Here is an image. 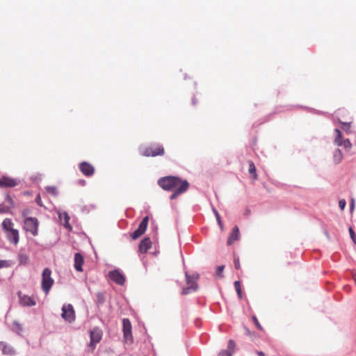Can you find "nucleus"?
<instances>
[{"label":"nucleus","instance_id":"39448f33","mask_svg":"<svg viewBox=\"0 0 356 356\" xmlns=\"http://www.w3.org/2000/svg\"><path fill=\"white\" fill-rule=\"evenodd\" d=\"M39 221L36 218H26L24 220L23 229L35 236L38 234Z\"/></svg>","mask_w":356,"mask_h":356},{"label":"nucleus","instance_id":"f704fd0d","mask_svg":"<svg viewBox=\"0 0 356 356\" xmlns=\"http://www.w3.org/2000/svg\"><path fill=\"white\" fill-rule=\"evenodd\" d=\"M215 214H216V217L218 225H220V228L222 229V221H221L220 216L218 212L215 211Z\"/></svg>","mask_w":356,"mask_h":356},{"label":"nucleus","instance_id":"a878e982","mask_svg":"<svg viewBox=\"0 0 356 356\" xmlns=\"http://www.w3.org/2000/svg\"><path fill=\"white\" fill-rule=\"evenodd\" d=\"M97 302L98 304H103L105 302V296L103 293L99 292L96 294Z\"/></svg>","mask_w":356,"mask_h":356},{"label":"nucleus","instance_id":"9d476101","mask_svg":"<svg viewBox=\"0 0 356 356\" xmlns=\"http://www.w3.org/2000/svg\"><path fill=\"white\" fill-rule=\"evenodd\" d=\"M122 331L124 334V338L126 341H131L132 340V334H131V324L130 321L128 318H124L122 320Z\"/></svg>","mask_w":356,"mask_h":356},{"label":"nucleus","instance_id":"ddd939ff","mask_svg":"<svg viewBox=\"0 0 356 356\" xmlns=\"http://www.w3.org/2000/svg\"><path fill=\"white\" fill-rule=\"evenodd\" d=\"M79 170L86 177H91L95 173V168L90 163L83 161L79 165Z\"/></svg>","mask_w":356,"mask_h":356},{"label":"nucleus","instance_id":"cd10ccee","mask_svg":"<svg viewBox=\"0 0 356 356\" xmlns=\"http://www.w3.org/2000/svg\"><path fill=\"white\" fill-rule=\"evenodd\" d=\"M10 207L3 204H0V213H6L10 211Z\"/></svg>","mask_w":356,"mask_h":356},{"label":"nucleus","instance_id":"e433bc0d","mask_svg":"<svg viewBox=\"0 0 356 356\" xmlns=\"http://www.w3.org/2000/svg\"><path fill=\"white\" fill-rule=\"evenodd\" d=\"M234 266L236 269L240 268L239 259L238 257H234Z\"/></svg>","mask_w":356,"mask_h":356},{"label":"nucleus","instance_id":"6e6552de","mask_svg":"<svg viewBox=\"0 0 356 356\" xmlns=\"http://www.w3.org/2000/svg\"><path fill=\"white\" fill-rule=\"evenodd\" d=\"M149 218L145 216L140 222L138 229L131 234V238L134 240L137 239L142 236L146 231L148 225Z\"/></svg>","mask_w":356,"mask_h":356},{"label":"nucleus","instance_id":"b1692460","mask_svg":"<svg viewBox=\"0 0 356 356\" xmlns=\"http://www.w3.org/2000/svg\"><path fill=\"white\" fill-rule=\"evenodd\" d=\"M335 132L337 133V136L334 140V143L337 146H342V134L339 129H336Z\"/></svg>","mask_w":356,"mask_h":356},{"label":"nucleus","instance_id":"6ab92c4d","mask_svg":"<svg viewBox=\"0 0 356 356\" xmlns=\"http://www.w3.org/2000/svg\"><path fill=\"white\" fill-rule=\"evenodd\" d=\"M0 350L4 355H14L15 354V349L3 341H0Z\"/></svg>","mask_w":356,"mask_h":356},{"label":"nucleus","instance_id":"0eeeda50","mask_svg":"<svg viewBox=\"0 0 356 356\" xmlns=\"http://www.w3.org/2000/svg\"><path fill=\"white\" fill-rule=\"evenodd\" d=\"M62 318L69 323H72L75 319V312L72 305H63L62 307Z\"/></svg>","mask_w":356,"mask_h":356},{"label":"nucleus","instance_id":"2eb2a0df","mask_svg":"<svg viewBox=\"0 0 356 356\" xmlns=\"http://www.w3.org/2000/svg\"><path fill=\"white\" fill-rule=\"evenodd\" d=\"M188 187H189L188 182L186 180H184L182 185L179 186L175 191V192L170 195V200H173V199L176 198L178 195L186 192L188 190Z\"/></svg>","mask_w":356,"mask_h":356},{"label":"nucleus","instance_id":"79ce46f5","mask_svg":"<svg viewBox=\"0 0 356 356\" xmlns=\"http://www.w3.org/2000/svg\"><path fill=\"white\" fill-rule=\"evenodd\" d=\"M354 209V200L352 199L351 203H350V211H352Z\"/></svg>","mask_w":356,"mask_h":356},{"label":"nucleus","instance_id":"4468645a","mask_svg":"<svg viewBox=\"0 0 356 356\" xmlns=\"http://www.w3.org/2000/svg\"><path fill=\"white\" fill-rule=\"evenodd\" d=\"M20 303L24 306H34L36 305L35 300L27 295H22L21 292L18 293Z\"/></svg>","mask_w":356,"mask_h":356},{"label":"nucleus","instance_id":"2f4dec72","mask_svg":"<svg viewBox=\"0 0 356 356\" xmlns=\"http://www.w3.org/2000/svg\"><path fill=\"white\" fill-rule=\"evenodd\" d=\"M224 268H225L224 266H218L216 268V275L222 277V273L224 270Z\"/></svg>","mask_w":356,"mask_h":356},{"label":"nucleus","instance_id":"c756f323","mask_svg":"<svg viewBox=\"0 0 356 356\" xmlns=\"http://www.w3.org/2000/svg\"><path fill=\"white\" fill-rule=\"evenodd\" d=\"M342 146L346 149H350L352 145L349 140V139H346L342 141Z\"/></svg>","mask_w":356,"mask_h":356},{"label":"nucleus","instance_id":"c9c22d12","mask_svg":"<svg viewBox=\"0 0 356 356\" xmlns=\"http://www.w3.org/2000/svg\"><path fill=\"white\" fill-rule=\"evenodd\" d=\"M346 205V202L345 200H340L339 202V207L341 210H343Z\"/></svg>","mask_w":356,"mask_h":356},{"label":"nucleus","instance_id":"9b49d317","mask_svg":"<svg viewBox=\"0 0 356 356\" xmlns=\"http://www.w3.org/2000/svg\"><path fill=\"white\" fill-rule=\"evenodd\" d=\"M18 184V181L16 179L3 176L0 177V188H12Z\"/></svg>","mask_w":356,"mask_h":356},{"label":"nucleus","instance_id":"bb28decb","mask_svg":"<svg viewBox=\"0 0 356 356\" xmlns=\"http://www.w3.org/2000/svg\"><path fill=\"white\" fill-rule=\"evenodd\" d=\"M234 287L238 293V297L240 298H242V291H241V284H240L239 281H236L234 282Z\"/></svg>","mask_w":356,"mask_h":356},{"label":"nucleus","instance_id":"58836bf2","mask_svg":"<svg viewBox=\"0 0 356 356\" xmlns=\"http://www.w3.org/2000/svg\"><path fill=\"white\" fill-rule=\"evenodd\" d=\"M29 213V209H24V210L22 211V217L24 218V220L26 218H29V217L27 216Z\"/></svg>","mask_w":356,"mask_h":356},{"label":"nucleus","instance_id":"f257e3e1","mask_svg":"<svg viewBox=\"0 0 356 356\" xmlns=\"http://www.w3.org/2000/svg\"><path fill=\"white\" fill-rule=\"evenodd\" d=\"M2 229L6 233L8 241L15 245L19 241V234L17 229L14 228V223L10 218H5L1 223Z\"/></svg>","mask_w":356,"mask_h":356},{"label":"nucleus","instance_id":"1a4fd4ad","mask_svg":"<svg viewBox=\"0 0 356 356\" xmlns=\"http://www.w3.org/2000/svg\"><path fill=\"white\" fill-rule=\"evenodd\" d=\"M186 277L188 286L183 289L182 294H188L192 291H195L197 288V284L196 283L197 277L194 276H190L188 275V273H186Z\"/></svg>","mask_w":356,"mask_h":356},{"label":"nucleus","instance_id":"4c0bfd02","mask_svg":"<svg viewBox=\"0 0 356 356\" xmlns=\"http://www.w3.org/2000/svg\"><path fill=\"white\" fill-rule=\"evenodd\" d=\"M6 200L8 203L10 204L11 207L13 206V201L11 197L9 195H7L6 197Z\"/></svg>","mask_w":356,"mask_h":356},{"label":"nucleus","instance_id":"a19ab883","mask_svg":"<svg viewBox=\"0 0 356 356\" xmlns=\"http://www.w3.org/2000/svg\"><path fill=\"white\" fill-rule=\"evenodd\" d=\"M36 202L38 203V205L41 206V199H40V197L38 195L35 200Z\"/></svg>","mask_w":356,"mask_h":356},{"label":"nucleus","instance_id":"72a5a7b5","mask_svg":"<svg viewBox=\"0 0 356 356\" xmlns=\"http://www.w3.org/2000/svg\"><path fill=\"white\" fill-rule=\"evenodd\" d=\"M252 320H253V321H254V323L255 325L257 326V327L258 329H259L260 330H263V328H262L261 325H260V323H259V321H258V320H257V317H256V316H253V317H252Z\"/></svg>","mask_w":356,"mask_h":356},{"label":"nucleus","instance_id":"5701e85b","mask_svg":"<svg viewBox=\"0 0 356 356\" xmlns=\"http://www.w3.org/2000/svg\"><path fill=\"white\" fill-rule=\"evenodd\" d=\"M248 163H249L248 172H249L250 175H251L252 178L254 180H256L257 179V174L256 172L255 165L252 161H249Z\"/></svg>","mask_w":356,"mask_h":356},{"label":"nucleus","instance_id":"aec40b11","mask_svg":"<svg viewBox=\"0 0 356 356\" xmlns=\"http://www.w3.org/2000/svg\"><path fill=\"white\" fill-rule=\"evenodd\" d=\"M239 238V229L237 226H234L232 233L227 239V245H232L234 241Z\"/></svg>","mask_w":356,"mask_h":356},{"label":"nucleus","instance_id":"7c9ffc66","mask_svg":"<svg viewBox=\"0 0 356 356\" xmlns=\"http://www.w3.org/2000/svg\"><path fill=\"white\" fill-rule=\"evenodd\" d=\"M349 233H350L351 239L353 240L354 243L356 244V236H355V232L352 227H349Z\"/></svg>","mask_w":356,"mask_h":356},{"label":"nucleus","instance_id":"473e14b6","mask_svg":"<svg viewBox=\"0 0 356 356\" xmlns=\"http://www.w3.org/2000/svg\"><path fill=\"white\" fill-rule=\"evenodd\" d=\"M46 190L48 193H51L54 195H56V188L54 186H48L46 188Z\"/></svg>","mask_w":356,"mask_h":356},{"label":"nucleus","instance_id":"20e7f679","mask_svg":"<svg viewBox=\"0 0 356 356\" xmlns=\"http://www.w3.org/2000/svg\"><path fill=\"white\" fill-rule=\"evenodd\" d=\"M165 154V149L161 145L153 144L149 147H144L142 150V154L145 156H163Z\"/></svg>","mask_w":356,"mask_h":356},{"label":"nucleus","instance_id":"c03bdc74","mask_svg":"<svg viewBox=\"0 0 356 356\" xmlns=\"http://www.w3.org/2000/svg\"><path fill=\"white\" fill-rule=\"evenodd\" d=\"M245 332H246V334H248V332H249V331L248 330H245Z\"/></svg>","mask_w":356,"mask_h":356},{"label":"nucleus","instance_id":"f8f14e48","mask_svg":"<svg viewBox=\"0 0 356 356\" xmlns=\"http://www.w3.org/2000/svg\"><path fill=\"white\" fill-rule=\"evenodd\" d=\"M108 277L112 281L119 285H123L124 284L125 277L118 270L110 271Z\"/></svg>","mask_w":356,"mask_h":356},{"label":"nucleus","instance_id":"412c9836","mask_svg":"<svg viewBox=\"0 0 356 356\" xmlns=\"http://www.w3.org/2000/svg\"><path fill=\"white\" fill-rule=\"evenodd\" d=\"M60 220L62 223V225L68 230H72V226L70 225L69 221H70V216L67 213H64L63 214L59 215Z\"/></svg>","mask_w":356,"mask_h":356},{"label":"nucleus","instance_id":"4be33fe9","mask_svg":"<svg viewBox=\"0 0 356 356\" xmlns=\"http://www.w3.org/2000/svg\"><path fill=\"white\" fill-rule=\"evenodd\" d=\"M343 159V154L340 149H336L333 152V161L335 164H339Z\"/></svg>","mask_w":356,"mask_h":356},{"label":"nucleus","instance_id":"f3484780","mask_svg":"<svg viewBox=\"0 0 356 356\" xmlns=\"http://www.w3.org/2000/svg\"><path fill=\"white\" fill-rule=\"evenodd\" d=\"M235 346V342L233 340H229L228 341L227 349L221 350L218 356H232L234 351Z\"/></svg>","mask_w":356,"mask_h":356},{"label":"nucleus","instance_id":"c85d7f7f","mask_svg":"<svg viewBox=\"0 0 356 356\" xmlns=\"http://www.w3.org/2000/svg\"><path fill=\"white\" fill-rule=\"evenodd\" d=\"M10 266V263L8 260H0V269L8 268Z\"/></svg>","mask_w":356,"mask_h":356},{"label":"nucleus","instance_id":"37998d69","mask_svg":"<svg viewBox=\"0 0 356 356\" xmlns=\"http://www.w3.org/2000/svg\"><path fill=\"white\" fill-rule=\"evenodd\" d=\"M257 354L259 355V356H265V354L264 352L262 351H257Z\"/></svg>","mask_w":356,"mask_h":356},{"label":"nucleus","instance_id":"dca6fc26","mask_svg":"<svg viewBox=\"0 0 356 356\" xmlns=\"http://www.w3.org/2000/svg\"><path fill=\"white\" fill-rule=\"evenodd\" d=\"M152 247V242L149 238H145L139 244L138 249L140 253H146Z\"/></svg>","mask_w":356,"mask_h":356},{"label":"nucleus","instance_id":"ea45409f","mask_svg":"<svg viewBox=\"0 0 356 356\" xmlns=\"http://www.w3.org/2000/svg\"><path fill=\"white\" fill-rule=\"evenodd\" d=\"M341 123L343 125V129L346 130L348 129L350 127V122H341Z\"/></svg>","mask_w":356,"mask_h":356},{"label":"nucleus","instance_id":"f03ea898","mask_svg":"<svg viewBox=\"0 0 356 356\" xmlns=\"http://www.w3.org/2000/svg\"><path fill=\"white\" fill-rule=\"evenodd\" d=\"M184 180L174 176H168L159 179V185L165 191L176 190Z\"/></svg>","mask_w":356,"mask_h":356},{"label":"nucleus","instance_id":"423d86ee","mask_svg":"<svg viewBox=\"0 0 356 356\" xmlns=\"http://www.w3.org/2000/svg\"><path fill=\"white\" fill-rule=\"evenodd\" d=\"M90 341L89 344L90 351L92 352L96 344L99 343L102 337V332L99 328L95 327L90 332Z\"/></svg>","mask_w":356,"mask_h":356},{"label":"nucleus","instance_id":"a211bd4d","mask_svg":"<svg viewBox=\"0 0 356 356\" xmlns=\"http://www.w3.org/2000/svg\"><path fill=\"white\" fill-rule=\"evenodd\" d=\"M84 263L83 257L80 253H76L74 255V268L79 272H82V266Z\"/></svg>","mask_w":356,"mask_h":356},{"label":"nucleus","instance_id":"7ed1b4c3","mask_svg":"<svg viewBox=\"0 0 356 356\" xmlns=\"http://www.w3.org/2000/svg\"><path fill=\"white\" fill-rule=\"evenodd\" d=\"M54 283V279L51 277V270L49 268L43 270L42 273V290L45 294H47Z\"/></svg>","mask_w":356,"mask_h":356},{"label":"nucleus","instance_id":"393cba45","mask_svg":"<svg viewBox=\"0 0 356 356\" xmlns=\"http://www.w3.org/2000/svg\"><path fill=\"white\" fill-rule=\"evenodd\" d=\"M29 258L26 254H22L19 256V261L21 264L26 265L29 263Z\"/></svg>","mask_w":356,"mask_h":356}]
</instances>
